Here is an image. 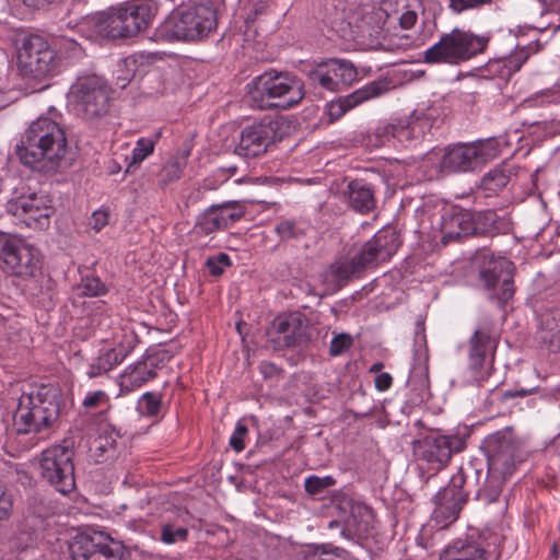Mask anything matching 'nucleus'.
<instances>
[{
	"mask_svg": "<svg viewBox=\"0 0 560 560\" xmlns=\"http://www.w3.org/2000/svg\"><path fill=\"white\" fill-rule=\"evenodd\" d=\"M522 446L523 441L514 435L512 427L488 435L482 447L489 469L506 480L515 470Z\"/></svg>",
	"mask_w": 560,
	"mask_h": 560,
	"instance_id": "9d476101",
	"label": "nucleus"
},
{
	"mask_svg": "<svg viewBox=\"0 0 560 560\" xmlns=\"http://www.w3.org/2000/svg\"><path fill=\"white\" fill-rule=\"evenodd\" d=\"M441 231L444 243L474 235L471 213L467 211L445 213L442 217Z\"/></svg>",
	"mask_w": 560,
	"mask_h": 560,
	"instance_id": "a878e982",
	"label": "nucleus"
},
{
	"mask_svg": "<svg viewBox=\"0 0 560 560\" xmlns=\"http://www.w3.org/2000/svg\"><path fill=\"white\" fill-rule=\"evenodd\" d=\"M188 538V529L184 526H174L173 524H164L161 527V541L166 545H174L186 541Z\"/></svg>",
	"mask_w": 560,
	"mask_h": 560,
	"instance_id": "c03bdc74",
	"label": "nucleus"
},
{
	"mask_svg": "<svg viewBox=\"0 0 560 560\" xmlns=\"http://www.w3.org/2000/svg\"><path fill=\"white\" fill-rule=\"evenodd\" d=\"M353 345V338L350 334L340 332L335 335L330 341L329 354L331 357H338L348 351Z\"/></svg>",
	"mask_w": 560,
	"mask_h": 560,
	"instance_id": "3c124183",
	"label": "nucleus"
},
{
	"mask_svg": "<svg viewBox=\"0 0 560 560\" xmlns=\"http://www.w3.org/2000/svg\"><path fill=\"white\" fill-rule=\"evenodd\" d=\"M161 397L155 393H145L139 399L138 408L145 417H155L161 408Z\"/></svg>",
	"mask_w": 560,
	"mask_h": 560,
	"instance_id": "de8ad7c7",
	"label": "nucleus"
},
{
	"mask_svg": "<svg viewBox=\"0 0 560 560\" xmlns=\"http://www.w3.org/2000/svg\"><path fill=\"white\" fill-rule=\"evenodd\" d=\"M110 93L105 79L96 74L80 75L70 88V98L78 116L94 119L105 116L110 107Z\"/></svg>",
	"mask_w": 560,
	"mask_h": 560,
	"instance_id": "1a4fd4ad",
	"label": "nucleus"
},
{
	"mask_svg": "<svg viewBox=\"0 0 560 560\" xmlns=\"http://www.w3.org/2000/svg\"><path fill=\"white\" fill-rule=\"evenodd\" d=\"M458 477L460 488L470 490L477 500H482L486 503L497 501L505 481L501 476H495L489 469V465L480 459L470 460L451 478L457 479Z\"/></svg>",
	"mask_w": 560,
	"mask_h": 560,
	"instance_id": "9b49d317",
	"label": "nucleus"
},
{
	"mask_svg": "<svg viewBox=\"0 0 560 560\" xmlns=\"http://www.w3.org/2000/svg\"><path fill=\"white\" fill-rule=\"evenodd\" d=\"M306 560H349V553L342 548L327 544L316 547Z\"/></svg>",
	"mask_w": 560,
	"mask_h": 560,
	"instance_id": "79ce46f5",
	"label": "nucleus"
},
{
	"mask_svg": "<svg viewBox=\"0 0 560 560\" xmlns=\"http://www.w3.org/2000/svg\"><path fill=\"white\" fill-rule=\"evenodd\" d=\"M247 433V427L242 422H238L229 441V444L233 451L240 453L245 448V438Z\"/></svg>",
	"mask_w": 560,
	"mask_h": 560,
	"instance_id": "4d7b16f0",
	"label": "nucleus"
},
{
	"mask_svg": "<svg viewBox=\"0 0 560 560\" xmlns=\"http://www.w3.org/2000/svg\"><path fill=\"white\" fill-rule=\"evenodd\" d=\"M247 95L253 108L287 110L304 97L302 81L287 71L268 70L247 84Z\"/></svg>",
	"mask_w": 560,
	"mask_h": 560,
	"instance_id": "7ed1b4c3",
	"label": "nucleus"
},
{
	"mask_svg": "<svg viewBox=\"0 0 560 560\" xmlns=\"http://www.w3.org/2000/svg\"><path fill=\"white\" fill-rule=\"evenodd\" d=\"M73 452L68 445H55L42 453V476L60 493H69L75 486Z\"/></svg>",
	"mask_w": 560,
	"mask_h": 560,
	"instance_id": "4468645a",
	"label": "nucleus"
},
{
	"mask_svg": "<svg viewBox=\"0 0 560 560\" xmlns=\"http://www.w3.org/2000/svg\"><path fill=\"white\" fill-rule=\"evenodd\" d=\"M335 483L336 480L331 476L318 477L316 475H312L305 479L304 488L308 494L318 495L324 493Z\"/></svg>",
	"mask_w": 560,
	"mask_h": 560,
	"instance_id": "a18cd8bd",
	"label": "nucleus"
},
{
	"mask_svg": "<svg viewBox=\"0 0 560 560\" xmlns=\"http://www.w3.org/2000/svg\"><path fill=\"white\" fill-rule=\"evenodd\" d=\"M348 199L351 208L362 213L370 211L374 207L373 192L361 180L349 183Z\"/></svg>",
	"mask_w": 560,
	"mask_h": 560,
	"instance_id": "473e14b6",
	"label": "nucleus"
},
{
	"mask_svg": "<svg viewBox=\"0 0 560 560\" xmlns=\"http://www.w3.org/2000/svg\"><path fill=\"white\" fill-rule=\"evenodd\" d=\"M12 512V499L0 489V522L10 517Z\"/></svg>",
	"mask_w": 560,
	"mask_h": 560,
	"instance_id": "680f3d73",
	"label": "nucleus"
},
{
	"mask_svg": "<svg viewBox=\"0 0 560 560\" xmlns=\"http://www.w3.org/2000/svg\"><path fill=\"white\" fill-rule=\"evenodd\" d=\"M7 209L13 215L23 218L27 226L40 230L49 226V219L55 212L51 199L42 191L13 198Z\"/></svg>",
	"mask_w": 560,
	"mask_h": 560,
	"instance_id": "a211bd4d",
	"label": "nucleus"
},
{
	"mask_svg": "<svg viewBox=\"0 0 560 560\" xmlns=\"http://www.w3.org/2000/svg\"><path fill=\"white\" fill-rule=\"evenodd\" d=\"M385 10L380 5L363 4L358 22V30L362 42L370 49L383 48L385 40L384 33Z\"/></svg>",
	"mask_w": 560,
	"mask_h": 560,
	"instance_id": "5701e85b",
	"label": "nucleus"
},
{
	"mask_svg": "<svg viewBox=\"0 0 560 560\" xmlns=\"http://www.w3.org/2000/svg\"><path fill=\"white\" fill-rule=\"evenodd\" d=\"M540 340L551 351L560 350V308L549 310L541 316Z\"/></svg>",
	"mask_w": 560,
	"mask_h": 560,
	"instance_id": "7c9ffc66",
	"label": "nucleus"
},
{
	"mask_svg": "<svg viewBox=\"0 0 560 560\" xmlns=\"http://www.w3.org/2000/svg\"><path fill=\"white\" fill-rule=\"evenodd\" d=\"M497 346L498 337L488 325L476 329L471 336L468 353L469 368L477 382H481L490 375Z\"/></svg>",
	"mask_w": 560,
	"mask_h": 560,
	"instance_id": "aec40b11",
	"label": "nucleus"
},
{
	"mask_svg": "<svg viewBox=\"0 0 560 560\" xmlns=\"http://www.w3.org/2000/svg\"><path fill=\"white\" fill-rule=\"evenodd\" d=\"M471 223L474 235H495L504 228V220L494 210L471 213Z\"/></svg>",
	"mask_w": 560,
	"mask_h": 560,
	"instance_id": "2f4dec72",
	"label": "nucleus"
},
{
	"mask_svg": "<svg viewBox=\"0 0 560 560\" xmlns=\"http://www.w3.org/2000/svg\"><path fill=\"white\" fill-rule=\"evenodd\" d=\"M16 153L24 165L34 170L52 168L67 153L65 129L52 118L40 116L24 131Z\"/></svg>",
	"mask_w": 560,
	"mask_h": 560,
	"instance_id": "f03ea898",
	"label": "nucleus"
},
{
	"mask_svg": "<svg viewBox=\"0 0 560 560\" xmlns=\"http://www.w3.org/2000/svg\"><path fill=\"white\" fill-rule=\"evenodd\" d=\"M159 368L160 359L156 354H150L145 359L129 365L119 377L120 388L131 392L135 388L141 387L156 376Z\"/></svg>",
	"mask_w": 560,
	"mask_h": 560,
	"instance_id": "b1692460",
	"label": "nucleus"
},
{
	"mask_svg": "<svg viewBox=\"0 0 560 560\" xmlns=\"http://www.w3.org/2000/svg\"><path fill=\"white\" fill-rule=\"evenodd\" d=\"M494 156L495 151L490 141L458 144L445 151L440 167L445 173L474 171Z\"/></svg>",
	"mask_w": 560,
	"mask_h": 560,
	"instance_id": "2eb2a0df",
	"label": "nucleus"
},
{
	"mask_svg": "<svg viewBox=\"0 0 560 560\" xmlns=\"http://www.w3.org/2000/svg\"><path fill=\"white\" fill-rule=\"evenodd\" d=\"M212 206L217 209L224 229L240 221L245 214V209L240 201H225Z\"/></svg>",
	"mask_w": 560,
	"mask_h": 560,
	"instance_id": "58836bf2",
	"label": "nucleus"
},
{
	"mask_svg": "<svg viewBox=\"0 0 560 560\" xmlns=\"http://www.w3.org/2000/svg\"><path fill=\"white\" fill-rule=\"evenodd\" d=\"M510 177L503 170L494 168L482 178V187L486 190L495 192L508 185Z\"/></svg>",
	"mask_w": 560,
	"mask_h": 560,
	"instance_id": "37998d69",
	"label": "nucleus"
},
{
	"mask_svg": "<svg viewBox=\"0 0 560 560\" xmlns=\"http://www.w3.org/2000/svg\"><path fill=\"white\" fill-rule=\"evenodd\" d=\"M472 262L479 269V279L489 291V298L503 307L515 293L514 264L505 257H495L486 249L477 252Z\"/></svg>",
	"mask_w": 560,
	"mask_h": 560,
	"instance_id": "6e6552de",
	"label": "nucleus"
},
{
	"mask_svg": "<svg viewBox=\"0 0 560 560\" xmlns=\"http://www.w3.org/2000/svg\"><path fill=\"white\" fill-rule=\"evenodd\" d=\"M72 560H121L125 546L104 533L79 536L69 547Z\"/></svg>",
	"mask_w": 560,
	"mask_h": 560,
	"instance_id": "f3484780",
	"label": "nucleus"
},
{
	"mask_svg": "<svg viewBox=\"0 0 560 560\" xmlns=\"http://www.w3.org/2000/svg\"><path fill=\"white\" fill-rule=\"evenodd\" d=\"M108 223V213L104 210H96L92 213L90 225L100 232Z\"/></svg>",
	"mask_w": 560,
	"mask_h": 560,
	"instance_id": "e2e57ef3",
	"label": "nucleus"
},
{
	"mask_svg": "<svg viewBox=\"0 0 560 560\" xmlns=\"http://www.w3.org/2000/svg\"><path fill=\"white\" fill-rule=\"evenodd\" d=\"M406 172L405 164L398 160L392 161L387 159V186L389 185V179H394L393 186H402L404 184H400V182L405 177Z\"/></svg>",
	"mask_w": 560,
	"mask_h": 560,
	"instance_id": "6e6d98bb",
	"label": "nucleus"
},
{
	"mask_svg": "<svg viewBox=\"0 0 560 560\" xmlns=\"http://www.w3.org/2000/svg\"><path fill=\"white\" fill-rule=\"evenodd\" d=\"M160 133L155 138H140L131 151V155L126 158L128 162L127 172L135 166H139L149 155L154 152L155 143Z\"/></svg>",
	"mask_w": 560,
	"mask_h": 560,
	"instance_id": "e433bc0d",
	"label": "nucleus"
},
{
	"mask_svg": "<svg viewBox=\"0 0 560 560\" xmlns=\"http://www.w3.org/2000/svg\"><path fill=\"white\" fill-rule=\"evenodd\" d=\"M529 52L525 48H517L504 60V67L508 68V74L516 72L528 59Z\"/></svg>",
	"mask_w": 560,
	"mask_h": 560,
	"instance_id": "5fc2aeb1",
	"label": "nucleus"
},
{
	"mask_svg": "<svg viewBox=\"0 0 560 560\" xmlns=\"http://www.w3.org/2000/svg\"><path fill=\"white\" fill-rule=\"evenodd\" d=\"M284 122L280 119H261L244 127L235 153L244 158H257L267 152L268 148L282 140Z\"/></svg>",
	"mask_w": 560,
	"mask_h": 560,
	"instance_id": "ddd939ff",
	"label": "nucleus"
},
{
	"mask_svg": "<svg viewBox=\"0 0 560 560\" xmlns=\"http://www.w3.org/2000/svg\"><path fill=\"white\" fill-rule=\"evenodd\" d=\"M535 388H525L515 386L495 394L503 409L512 415L515 410L529 408L534 404Z\"/></svg>",
	"mask_w": 560,
	"mask_h": 560,
	"instance_id": "cd10ccee",
	"label": "nucleus"
},
{
	"mask_svg": "<svg viewBox=\"0 0 560 560\" xmlns=\"http://www.w3.org/2000/svg\"><path fill=\"white\" fill-rule=\"evenodd\" d=\"M217 209L211 205L201 214L197 217L192 233L200 236H207L220 230H224L222 220L218 215Z\"/></svg>",
	"mask_w": 560,
	"mask_h": 560,
	"instance_id": "f704fd0d",
	"label": "nucleus"
},
{
	"mask_svg": "<svg viewBox=\"0 0 560 560\" xmlns=\"http://www.w3.org/2000/svg\"><path fill=\"white\" fill-rule=\"evenodd\" d=\"M381 231L364 243L361 249L352 256H343L330 265L329 276L338 289L349 281L361 277L362 272L376 265L377 257L383 249Z\"/></svg>",
	"mask_w": 560,
	"mask_h": 560,
	"instance_id": "f8f14e48",
	"label": "nucleus"
},
{
	"mask_svg": "<svg viewBox=\"0 0 560 560\" xmlns=\"http://www.w3.org/2000/svg\"><path fill=\"white\" fill-rule=\"evenodd\" d=\"M459 482V477L457 479L451 478L447 485L442 487L432 498L434 508L431 517L441 528H445L457 521L468 501L470 490L460 488Z\"/></svg>",
	"mask_w": 560,
	"mask_h": 560,
	"instance_id": "dca6fc26",
	"label": "nucleus"
},
{
	"mask_svg": "<svg viewBox=\"0 0 560 560\" xmlns=\"http://www.w3.org/2000/svg\"><path fill=\"white\" fill-rule=\"evenodd\" d=\"M0 258L8 271L18 277H35L40 269L39 259L34 256L33 248L12 234L1 247Z\"/></svg>",
	"mask_w": 560,
	"mask_h": 560,
	"instance_id": "412c9836",
	"label": "nucleus"
},
{
	"mask_svg": "<svg viewBox=\"0 0 560 560\" xmlns=\"http://www.w3.org/2000/svg\"><path fill=\"white\" fill-rule=\"evenodd\" d=\"M218 27L217 9L211 2H187L173 9L154 28L156 43H198Z\"/></svg>",
	"mask_w": 560,
	"mask_h": 560,
	"instance_id": "f257e3e1",
	"label": "nucleus"
},
{
	"mask_svg": "<svg viewBox=\"0 0 560 560\" xmlns=\"http://www.w3.org/2000/svg\"><path fill=\"white\" fill-rule=\"evenodd\" d=\"M231 265V258L226 253H219L214 256H209L205 261L206 268L213 277L221 276Z\"/></svg>",
	"mask_w": 560,
	"mask_h": 560,
	"instance_id": "09e8293b",
	"label": "nucleus"
},
{
	"mask_svg": "<svg viewBox=\"0 0 560 560\" xmlns=\"http://www.w3.org/2000/svg\"><path fill=\"white\" fill-rule=\"evenodd\" d=\"M385 90V80L370 82L361 89L355 90L351 94L340 97L336 102H331L328 106V113L331 119H338L349 109L355 107L364 101L378 96Z\"/></svg>",
	"mask_w": 560,
	"mask_h": 560,
	"instance_id": "393cba45",
	"label": "nucleus"
},
{
	"mask_svg": "<svg viewBox=\"0 0 560 560\" xmlns=\"http://www.w3.org/2000/svg\"><path fill=\"white\" fill-rule=\"evenodd\" d=\"M59 54L66 55L67 58L79 59L84 52L80 44L72 38L61 36L58 43Z\"/></svg>",
	"mask_w": 560,
	"mask_h": 560,
	"instance_id": "603ef678",
	"label": "nucleus"
},
{
	"mask_svg": "<svg viewBox=\"0 0 560 560\" xmlns=\"http://www.w3.org/2000/svg\"><path fill=\"white\" fill-rule=\"evenodd\" d=\"M62 59L46 39L32 35L23 40L18 55V70L20 75L40 86V91L49 85V81L61 72Z\"/></svg>",
	"mask_w": 560,
	"mask_h": 560,
	"instance_id": "39448f33",
	"label": "nucleus"
},
{
	"mask_svg": "<svg viewBox=\"0 0 560 560\" xmlns=\"http://www.w3.org/2000/svg\"><path fill=\"white\" fill-rule=\"evenodd\" d=\"M158 11V4L152 1L127 2L94 16L92 23L103 37L129 38L145 31Z\"/></svg>",
	"mask_w": 560,
	"mask_h": 560,
	"instance_id": "20e7f679",
	"label": "nucleus"
},
{
	"mask_svg": "<svg viewBox=\"0 0 560 560\" xmlns=\"http://www.w3.org/2000/svg\"><path fill=\"white\" fill-rule=\"evenodd\" d=\"M51 422H11L5 428L9 435H36L43 428L50 427Z\"/></svg>",
	"mask_w": 560,
	"mask_h": 560,
	"instance_id": "49530a36",
	"label": "nucleus"
},
{
	"mask_svg": "<svg viewBox=\"0 0 560 560\" xmlns=\"http://www.w3.org/2000/svg\"><path fill=\"white\" fill-rule=\"evenodd\" d=\"M61 416L59 400L48 396L46 387L23 393L13 412V420H57Z\"/></svg>",
	"mask_w": 560,
	"mask_h": 560,
	"instance_id": "6ab92c4d",
	"label": "nucleus"
},
{
	"mask_svg": "<svg viewBox=\"0 0 560 560\" xmlns=\"http://www.w3.org/2000/svg\"><path fill=\"white\" fill-rule=\"evenodd\" d=\"M187 164V154L177 155L170 159L159 174V185L165 187L171 183L178 180L182 176L183 170Z\"/></svg>",
	"mask_w": 560,
	"mask_h": 560,
	"instance_id": "c9c22d12",
	"label": "nucleus"
},
{
	"mask_svg": "<svg viewBox=\"0 0 560 560\" xmlns=\"http://www.w3.org/2000/svg\"><path fill=\"white\" fill-rule=\"evenodd\" d=\"M452 12L459 14L467 10L479 9L490 4L493 0H447Z\"/></svg>",
	"mask_w": 560,
	"mask_h": 560,
	"instance_id": "864d4df0",
	"label": "nucleus"
},
{
	"mask_svg": "<svg viewBox=\"0 0 560 560\" xmlns=\"http://www.w3.org/2000/svg\"><path fill=\"white\" fill-rule=\"evenodd\" d=\"M408 385L412 390L417 392L421 399L423 398L430 385L429 368L425 361L412 366L408 377Z\"/></svg>",
	"mask_w": 560,
	"mask_h": 560,
	"instance_id": "4c0bfd02",
	"label": "nucleus"
},
{
	"mask_svg": "<svg viewBox=\"0 0 560 560\" xmlns=\"http://www.w3.org/2000/svg\"><path fill=\"white\" fill-rule=\"evenodd\" d=\"M404 12L398 16V22L401 28L409 30L411 28L418 19V14L415 10L409 9L407 5H402Z\"/></svg>",
	"mask_w": 560,
	"mask_h": 560,
	"instance_id": "052dcab7",
	"label": "nucleus"
},
{
	"mask_svg": "<svg viewBox=\"0 0 560 560\" xmlns=\"http://www.w3.org/2000/svg\"><path fill=\"white\" fill-rule=\"evenodd\" d=\"M489 560L488 552L476 542L456 540L440 555V560Z\"/></svg>",
	"mask_w": 560,
	"mask_h": 560,
	"instance_id": "c85d7f7f",
	"label": "nucleus"
},
{
	"mask_svg": "<svg viewBox=\"0 0 560 560\" xmlns=\"http://www.w3.org/2000/svg\"><path fill=\"white\" fill-rule=\"evenodd\" d=\"M472 429L466 423L458 424L454 431L447 433H431L415 441L413 452L419 460H422L434 470H441L447 466L455 454L467 448V441L471 436Z\"/></svg>",
	"mask_w": 560,
	"mask_h": 560,
	"instance_id": "0eeeda50",
	"label": "nucleus"
},
{
	"mask_svg": "<svg viewBox=\"0 0 560 560\" xmlns=\"http://www.w3.org/2000/svg\"><path fill=\"white\" fill-rule=\"evenodd\" d=\"M55 0H22V2L30 8H44L47 4L54 2Z\"/></svg>",
	"mask_w": 560,
	"mask_h": 560,
	"instance_id": "774afa93",
	"label": "nucleus"
},
{
	"mask_svg": "<svg viewBox=\"0 0 560 560\" xmlns=\"http://www.w3.org/2000/svg\"><path fill=\"white\" fill-rule=\"evenodd\" d=\"M107 395L103 390H96L93 393H89L86 397L83 399V406L86 409H92L100 407L102 405H107Z\"/></svg>",
	"mask_w": 560,
	"mask_h": 560,
	"instance_id": "bf43d9fd",
	"label": "nucleus"
},
{
	"mask_svg": "<svg viewBox=\"0 0 560 560\" xmlns=\"http://www.w3.org/2000/svg\"><path fill=\"white\" fill-rule=\"evenodd\" d=\"M490 42L489 35H478L471 31L454 28L423 54L427 63L457 66L485 52Z\"/></svg>",
	"mask_w": 560,
	"mask_h": 560,
	"instance_id": "423d86ee",
	"label": "nucleus"
},
{
	"mask_svg": "<svg viewBox=\"0 0 560 560\" xmlns=\"http://www.w3.org/2000/svg\"><path fill=\"white\" fill-rule=\"evenodd\" d=\"M127 355L128 351L125 347L119 346L112 348L104 353H101L96 360L90 364L86 374L90 378L97 377L120 364Z\"/></svg>",
	"mask_w": 560,
	"mask_h": 560,
	"instance_id": "c756f323",
	"label": "nucleus"
},
{
	"mask_svg": "<svg viewBox=\"0 0 560 560\" xmlns=\"http://www.w3.org/2000/svg\"><path fill=\"white\" fill-rule=\"evenodd\" d=\"M357 511L364 517L363 525L359 526V532H368L370 525L373 522V513L368 506H358ZM352 516L355 517V510L352 511Z\"/></svg>",
	"mask_w": 560,
	"mask_h": 560,
	"instance_id": "0e129e2a",
	"label": "nucleus"
},
{
	"mask_svg": "<svg viewBox=\"0 0 560 560\" xmlns=\"http://www.w3.org/2000/svg\"><path fill=\"white\" fill-rule=\"evenodd\" d=\"M390 231L392 234V241L390 244L387 242V256L392 255L401 244V238L399 233L396 231L395 228H389L387 225V233Z\"/></svg>",
	"mask_w": 560,
	"mask_h": 560,
	"instance_id": "69168bd1",
	"label": "nucleus"
},
{
	"mask_svg": "<svg viewBox=\"0 0 560 560\" xmlns=\"http://www.w3.org/2000/svg\"><path fill=\"white\" fill-rule=\"evenodd\" d=\"M81 289L84 295L100 296L107 292L106 284L96 276L88 275L81 280Z\"/></svg>",
	"mask_w": 560,
	"mask_h": 560,
	"instance_id": "8fccbe9b",
	"label": "nucleus"
},
{
	"mask_svg": "<svg viewBox=\"0 0 560 560\" xmlns=\"http://www.w3.org/2000/svg\"><path fill=\"white\" fill-rule=\"evenodd\" d=\"M259 370L265 377H272L279 372L275 363L267 361L260 363Z\"/></svg>",
	"mask_w": 560,
	"mask_h": 560,
	"instance_id": "338daca9",
	"label": "nucleus"
},
{
	"mask_svg": "<svg viewBox=\"0 0 560 560\" xmlns=\"http://www.w3.org/2000/svg\"><path fill=\"white\" fill-rule=\"evenodd\" d=\"M97 435L90 441L89 451L96 462H101L103 457H110L115 453L116 439L121 434L109 422H100Z\"/></svg>",
	"mask_w": 560,
	"mask_h": 560,
	"instance_id": "bb28decb",
	"label": "nucleus"
},
{
	"mask_svg": "<svg viewBox=\"0 0 560 560\" xmlns=\"http://www.w3.org/2000/svg\"><path fill=\"white\" fill-rule=\"evenodd\" d=\"M328 65L331 69L332 74L337 79V83H341L343 85L351 84L358 75L355 67L347 60L343 59H330Z\"/></svg>",
	"mask_w": 560,
	"mask_h": 560,
	"instance_id": "ea45409f",
	"label": "nucleus"
},
{
	"mask_svg": "<svg viewBox=\"0 0 560 560\" xmlns=\"http://www.w3.org/2000/svg\"><path fill=\"white\" fill-rule=\"evenodd\" d=\"M389 133L394 139H397L399 142L407 141L412 138V131L410 129L409 124L387 125V136Z\"/></svg>",
	"mask_w": 560,
	"mask_h": 560,
	"instance_id": "13d9d810",
	"label": "nucleus"
},
{
	"mask_svg": "<svg viewBox=\"0 0 560 560\" xmlns=\"http://www.w3.org/2000/svg\"><path fill=\"white\" fill-rule=\"evenodd\" d=\"M307 325L298 314L276 317L267 331L275 350L294 348L307 341Z\"/></svg>",
	"mask_w": 560,
	"mask_h": 560,
	"instance_id": "4be33fe9",
	"label": "nucleus"
},
{
	"mask_svg": "<svg viewBox=\"0 0 560 560\" xmlns=\"http://www.w3.org/2000/svg\"><path fill=\"white\" fill-rule=\"evenodd\" d=\"M332 73L328 62H326L310 71L308 77L314 84H318L327 91H337L339 84Z\"/></svg>",
	"mask_w": 560,
	"mask_h": 560,
	"instance_id": "a19ab883",
	"label": "nucleus"
},
{
	"mask_svg": "<svg viewBox=\"0 0 560 560\" xmlns=\"http://www.w3.org/2000/svg\"><path fill=\"white\" fill-rule=\"evenodd\" d=\"M308 223L301 219H281L275 225V233L280 241L303 238L308 231Z\"/></svg>",
	"mask_w": 560,
	"mask_h": 560,
	"instance_id": "72a5a7b5",
	"label": "nucleus"
}]
</instances>
